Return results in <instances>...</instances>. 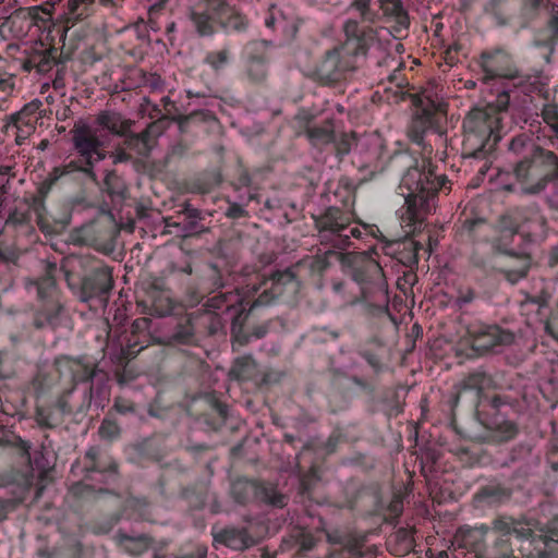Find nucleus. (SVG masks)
Instances as JSON below:
<instances>
[{"mask_svg":"<svg viewBox=\"0 0 558 558\" xmlns=\"http://www.w3.org/2000/svg\"><path fill=\"white\" fill-rule=\"evenodd\" d=\"M300 289L301 282L295 274L286 269L269 277H256L255 281L234 290L218 291L207 300L206 306L228 315L231 319L232 337L240 344H244L250 338L245 327L251 317L279 302H295Z\"/></svg>","mask_w":558,"mask_h":558,"instance_id":"f257e3e1","label":"nucleus"},{"mask_svg":"<svg viewBox=\"0 0 558 558\" xmlns=\"http://www.w3.org/2000/svg\"><path fill=\"white\" fill-rule=\"evenodd\" d=\"M507 153L512 159V174L522 194L538 195L553 186L546 204L551 219L558 221V155L541 146L526 132L508 141Z\"/></svg>","mask_w":558,"mask_h":558,"instance_id":"f03ea898","label":"nucleus"},{"mask_svg":"<svg viewBox=\"0 0 558 558\" xmlns=\"http://www.w3.org/2000/svg\"><path fill=\"white\" fill-rule=\"evenodd\" d=\"M490 383V376L484 372L471 373L461 381L451 404V424L454 425L456 422V408L464 397L471 395L476 421L489 433L492 440L506 442L519 433L517 423L510 417L514 412L512 399L507 395L486 392L485 388Z\"/></svg>","mask_w":558,"mask_h":558,"instance_id":"7ed1b4c3","label":"nucleus"},{"mask_svg":"<svg viewBox=\"0 0 558 558\" xmlns=\"http://www.w3.org/2000/svg\"><path fill=\"white\" fill-rule=\"evenodd\" d=\"M399 190L404 196L400 226L405 235H413L424 228L426 216L436 207L438 193L450 190V182L445 174L435 173L430 161L415 159L403 173Z\"/></svg>","mask_w":558,"mask_h":558,"instance_id":"20e7f679","label":"nucleus"},{"mask_svg":"<svg viewBox=\"0 0 558 558\" xmlns=\"http://www.w3.org/2000/svg\"><path fill=\"white\" fill-rule=\"evenodd\" d=\"M343 32L344 41L327 50L316 66L317 78L325 84L345 78V74L356 69L357 61L365 58L376 43L375 29L361 25L357 19H348L343 24Z\"/></svg>","mask_w":558,"mask_h":558,"instance_id":"39448f33","label":"nucleus"},{"mask_svg":"<svg viewBox=\"0 0 558 558\" xmlns=\"http://www.w3.org/2000/svg\"><path fill=\"white\" fill-rule=\"evenodd\" d=\"M510 104L508 93H500L487 108H475L463 120V154L486 159L502 138V113Z\"/></svg>","mask_w":558,"mask_h":558,"instance_id":"423d86ee","label":"nucleus"},{"mask_svg":"<svg viewBox=\"0 0 558 558\" xmlns=\"http://www.w3.org/2000/svg\"><path fill=\"white\" fill-rule=\"evenodd\" d=\"M74 155L68 162L54 167L45 178L44 190L52 187L63 178L83 177L96 181L95 165L106 158L102 143L95 130L84 123L75 124L71 130Z\"/></svg>","mask_w":558,"mask_h":558,"instance_id":"0eeeda50","label":"nucleus"},{"mask_svg":"<svg viewBox=\"0 0 558 558\" xmlns=\"http://www.w3.org/2000/svg\"><path fill=\"white\" fill-rule=\"evenodd\" d=\"M500 232L493 239V251L508 256L513 265L504 270L506 279L512 284L526 277L532 266L531 245L534 238L530 232L522 231L521 210H511L500 220Z\"/></svg>","mask_w":558,"mask_h":558,"instance_id":"6e6552de","label":"nucleus"},{"mask_svg":"<svg viewBox=\"0 0 558 558\" xmlns=\"http://www.w3.org/2000/svg\"><path fill=\"white\" fill-rule=\"evenodd\" d=\"M313 218L320 242L332 248L347 250L352 245V239L364 240L371 236L384 240L377 225L356 221L352 209L331 205Z\"/></svg>","mask_w":558,"mask_h":558,"instance_id":"1a4fd4ad","label":"nucleus"},{"mask_svg":"<svg viewBox=\"0 0 558 558\" xmlns=\"http://www.w3.org/2000/svg\"><path fill=\"white\" fill-rule=\"evenodd\" d=\"M350 276L360 289V300L375 313H388V286L379 263L366 253L355 255L350 263Z\"/></svg>","mask_w":558,"mask_h":558,"instance_id":"9d476101","label":"nucleus"},{"mask_svg":"<svg viewBox=\"0 0 558 558\" xmlns=\"http://www.w3.org/2000/svg\"><path fill=\"white\" fill-rule=\"evenodd\" d=\"M45 179L37 187V194L32 197L29 203L16 206L8 216L5 227H12L19 234H24L31 240L37 238L35 225L45 234H54L59 232V226L50 217L46 207V197L51 190H44Z\"/></svg>","mask_w":558,"mask_h":558,"instance_id":"9b49d317","label":"nucleus"},{"mask_svg":"<svg viewBox=\"0 0 558 558\" xmlns=\"http://www.w3.org/2000/svg\"><path fill=\"white\" fill-rule=\"evenodd\" d=\"M56 271V264H48L46 274L35 281L37 298L33 307V326L36 329L54 330L60 324L63 303L54 278Z\"/></svg>","mask_w":558,"mask_h":558,"instance_id":"f8f14e48","label":"nucleus"},{"mask_svg":"<svg viewBox=\"0 0 558 558\" xmlns=\"http://www.w3.org/2000/svg\"><path fill=\"white\" fill-rule=\"evenodd\" d=\"M379 9L372 7V0H353L349 5L350 19H357L361 25L372 26L377 33V25L385 19L391 25V34L401 38L409 29L410 17L401 0H378Z\"/></svg>","mask_w":558,"mask_h":558,"instance_id":"ddd939ff","label":"nucleus"},{"mask_svg":"<svg viewBox=\"0 0 558 558\" xmlns=\"http://www.w3.org/2000/svg\"><path fill=\"white\" fill-rule=\"evenodd\" d=\"M54 365L60 378L71 383V388L64 391L62 399L72 393L77 385L82 384L84 385V400L89 404L93 391L92 380L98 371L96 361L86 355L78 357L62 355L56 359Z\"/></svg>","mask_w":558,"mask_h":558,"instance_id":"4468645a","label":"nucleus"},{"mask_svg":"<svg viewBox=\"0 0 558 558\" xmlns=\"http://www.w3.org/2000/svg\"><path fill=\"white\" fill-rule=\"evenodd\" d=\"M492 533L496 536L493 545L485 549V558H517L511 537L529 539L533 531L525 522L501 515L493 521Z\"/></svg>","mask_w":558,"mask_h":558,"instance_id":"2eb2a0df","label":"nucleus"},{"mask_svg":"<svg viewBox=\"0 0 558 558\" xmlns=\"http://www.w3.org/2000/svg\"><path fill=\"white\" fill-rule=\"evenodd\" d=\"M85 275L81 281L80 298L87 302L92 299H106L113 287L111 268L97 258H84Z\"/></svg>","mask_w":558,"mask_h":558,"instance_id":"dca6fc26","label":"nucleus"},{"mask_svg":"<svg viewBox=\"0 0 558 558\" xmlns=\"http://www.w3.org/2000/svg\"><path fill=\"white\" fill-rule=\"evenodd\" d=\"M117 235L116 222L111 216H108L75 229L72 233V240L75 244L109 252L114 247Z\"/></svg>","mask_w":558,"mask_h":558,"instance_id":"f3484780","label":"nucleus"},{"mask_svg":"<svg viewBox=\"0 0 558 558\" xmlns=\"http://www.w3.org/2000/svg\"><path fill=\"white\" fill-rule=\"evenodd\" d=\"M231 495L241 505L253 501L277 508H282L286 505V496L280 494L275 485L255 480L238 478L231 485Z\"/></svg>","mask_w":558,"mask_h":558,"instance_id":"a211bd4d","label":"nucleus"},{"mask_svg":"<svg viewBox=\"0 0 558 558\" xmlns=\"http://www.w3.org/2000/svg\"><path fill=\"white\" fill-rule=\"evenodd\" d=\"M466 336L471 348L478 355L485 354L499 347L510 345L514 333L496 324L475 322L466 327Z\"/></svg>","mask_w":558,"mask_h":558,"instance_id":"6ab92c4d","label":"nucleus"},{"mask_svg":"<svg viewBox=\"0 0 558 558\" xmlns=\"http://www.w3.org/2000/svg\"><path fill=\"white\" fill-rule=\"evenodd\" d=\"M117 469V463L109 457L102 456L98 447H90L86 451L82 468L81 462H76L72 465V471L75 474H78L80 471H82L85 473V480L97 481L104 484L114 481Z\"/></svg>","mask_w":558,"mask_h":558,"instance_id":"aec40b11","label":"nucleus"},{"mask_svg":"<svg viewBox=\"0 0 558 558\" xmlns=\"http://www.w3.org/2000/svg\"><path fill=\"white\" fill-rule=\"evenodd\" d=\"M70 60L69 54H63L54 46H46L39 43L32 47L22 61V68L26 72L35 71L40 75L49 73L54 66L64 65Z\"/></svg>","mask_w":558,"mask_h":558,"instance_id":"412c9836","label":"nucleus"},{"mask_svg":"<svg viewBox=\"0 0 558 558\" xmlns=\"http://www.w3.org/2000/svg\"><path fill=\"white\" fill-rule=\"evenodd\" d=\"M440 113L438 106L429 101L426 106H418L408 125V137L413 144H416L423 151L427 150L425 136L429 132H436L439 128Z\"/></svg>","mask_w":558,"mask_h":558,"instance_id":"4be33fe9","label":"nucleus"},{"mask_svg":"<svg viewBox=\"0 0 558 558\" xmlns=\"http://www.w3.org/2000/svg\"><path fill=\"white\" fill-rule=\"evenodd\" d=\"M221 3L222 0H204L191 9L190 20L199 36H211L218 32Z\"/></svg>","mask_w":558,"mask_h":558,"instance_id":"5701e85b","label":"nucleus"},{"mask_svg":"<svg viewBox=\"0 0 558 558\" xmlns=\"http://www.w3.org/2000/svg\"><path fill=\"white\" fill-rule=\"evenodd\" d=\"M480 66L485 81L511 77L513 74L511 57L501 48L483 51L480 58Z\"/></svg>","mask_w":558,"mask_h":558,"instance_id":"b1692460","label":"nucleus"},{"mask_svg":"<svg viewBox=\"0 0 558 558\" xmlns=\"http://www.w3.org/2000/svg\"><path fill=\"white\" fill-rule=\"evenodd\" d=\"M299 118L305 122L304 131L313 146L324 149L335 142L333 119L328 118L320 123H314L312 117L307 113L299 114Z\"/></svg>","mask_w":558,"mask_h":558,"instance_id":"393cba45","label":"nucleus"},{"mask_svg":"<svg viewBox=\"0 0 558 558\" xmlns=\"http://www.w3.org/2000/svg\"><path fill=\"white\" fill-rule=\"evenodd\" d=\"M214 542L233 550L247 549L258 542L246 526H227L214 534Z\"/></svg>","mask_w":558,"mask_h":558,"instance_id":"a878e982","label":"nucleus"},{"mask_svg":"<svg viewBox=\"0 0 558 558\" xmlns=\"http://www.w3.org/2000/svg\"><path fill=\"white\" fill-rule=\"evenodd\" d=\"M160 134L157 123H150L140 133L126 131L123 134L125 147L141 156H147L155 145L156 138Z\"/></svg>","mask_w":558,"mask_h":558,"instance_id":"bb28decb","label":"nucleus"},{"mask_svg":"<svg viewBox=\"0 0 558 558\" xmlns=\"http://www.w3.org/2000/svg\"><path fill=\"white\" fill-rule=\"evenodd\" d=\"M166 341L169 345H197L199 337L195 331L194 319L190 315L175 318Z\"/></svg>","mask_w":558,"mask_h":558,"instance_id":"cd10ccee","label":"nucleus"},{"mask_svg":"<svg viewBox=\"0 0 558 558\" xmlns=\"http://www.w3.org/2000/svg\"><path fill=\"white\" fill-rule=\"evenodd\" d=\"M380 242H385L386 253L391 255L395 259L407 267H412L418 263V245L412 239L388 241L384 235V240L377 239Z\"/></svg>","mask_w":558,"mask_h":558,"instance_id":"c85d7f7f","label":"nucleus"},{"mask_svg":"<svg viewBox=\"0 0 558 558\" xmlns=\"http://www.w3.org/2000/svg\"><path fill=\"white\" fill-rule=\"evenodd\" d=\"M490 533V529L486 524L475 526H461L454 536V542L459 547L478 553L485 548V541Z\"/></svg>","mask_w":558,"mask_h":558,"instance_id":"c756f323","label":"nucleus"},{"mask_svg":"<svg viewBox=\"0 0 558 558\" xmlns=\"http://www.w3.org/2000/svg\"><path fill=\"white\" fill-rule=\"evenodd\" d=\"M43 107L44 104L41 100L33 99L24 105L20 111L11 116L10 124L19 131L23 130L24 126L28 130H34L37 120L43 117Z\"/></svg>","mask_w":558,"mask_h":558,"instance_id":"7c9ffc66","label":"nucleus"},{"mask_svg":"<svg viewBox=\"0 0 558 558\" xmlns=\"http://www.w3.org/2000/svg\"><path fill=\"white\" fill-rule=\"evenodd\" d=\"M137 304L142 307L143 313L157 317L167 316L171 314L173 310L172 300L161 291L148 293L147 296Z\"/></svg>","mask_w":558,"mask_h":558,"instance_id":"2f4dec72","label":"nucleus"},{"mask_svg":"<svg viewBox=\"0 0 558 558\" xmlns=\"http://www.w3.org/2000/svg\"><path fill=\"white\" fill-rule=\"evenodd\" d=\"M490 231V225L486 219L466 218L459 230V234L463 241L480 243L489 240Z\"/></svg>","mask_w":558,"mask_h":558,"instance_id":"473e14b6","label":"nucleus"},{"mask_svg":"<svg viewBox=\"0 0 558 558\" xmlns=\"http://www.w3.org/2000/svg\"><path fill=\"white\" fill-rule=\"evenodd\" d=\"M541 117L545 123L542 130L544 137H547L549 146L558 148V105L544 104Z\"/></svg>","mask_w":558,"mask_h":558,"instance_id":"72a5a7b5","label":"nucleus"},{"mask_svg":"<svg viewBox=\"0 0 558 558\" xmlns=\"http://www.w3.org/2000/svg\"><path fill=\"white\" fill-rule=\"evenodd\" d=\"M221 10H219V29L226 32H243L246 29L247 20L235 8L231 7L226 0H222Z\"/></svg>","mask_w":558,"mask_h":558,"instance_id":"f704fd0d","label":"nucleus"},{"mask_svg":"<svg viewBox=\"0 0 558 558\" xmlns=\"http://www.w3.org/2000/svg\"><path fill=\"white\" fill-rule=\"evenodd\" d=\"M533 41L536 47L546 48L548 53L554 51L558 43V13H553L546 25L535 32Z\"/></svg>","mask_w":558,"mask_h":558,"instance_id":"c9c22d12","label":"nucleus"},{"mask_svg":"<svg viewBox=\"0 0 558 558\" xmlns=\"http://www.w3.org/2000/svg\"><path fill=\"white\" fill-rule=\"evenodd\" d=\"M163 441L159 437H148L134 445L133 449L142 460L160 462L165 456Z\"/></svg>","mask_w":558,"mask_h":558,"instance_id":"e433bc0d","label":"nucleus"},{"mask_svg":"<svg viewBox=\"0 0 558 558\" xmlns=\"http://www.w3.org/2000/svg\"><path fill=\"white\" fill-rule=\"evenodd\" d=\"M117 543L129 555L141 556L151 547L153 539L146 535L131 536L125 533H118Z\"/></svg>","mask_w":558,"mask_h":558,"instance_id":"4c0bfd02","label":"nucleus"},{"mask_svg":"<svg viewBox=\"0 0 558 558\" xmlns=\"http://www.w3.org/2000/svg\"><path fill=\"white\" fill-rule=\"evenodd\" d=\"M150 327V319L147 317L136 318L131 325V337L128 340V354H137L145 348V341L141 337L147 338Z\"/></svg>","mask_w":558,"mask_h":558,"instance_id":"58836bf2","label":"nucleus"},{"mask_svg":"<svg viewBox=\"0 0 558 558\" xmlns=\"http://www.w3.org/2000/svg\"><path fill=\"white\" fill-rule=\"evenodd\" d=\"M210 410L205 413L204 423L213 430H219L228 418V407L226 403L211 396L209 398Z\"/></svg>","mask_w":558,"mask_h":558,"instance_id":"ea45409f","label":"nucleus"},{"mask_svg":"<svg viewBox=\"0 0 558 558\" xmlns=\"http://www.w3.org/2000/svg\"><path fill=\"white\" fill-rule=\"evenodd\" d=\"M378 68L383 69L380 75H385L391 83H398L401 78V73L404 69L403 60L391 53H386L381 59L377 61Z\"/></svg>","mask_w":558,"mask_h":558,"instance_id":"a19ab883","label":"nucleus"},{"mask_svg":"<svg viewBox=\"0 0 558 558\" xmlns=\"http://www.w3.org/2000/svg\"><path fill=\"white\" fill-rule=\"evenodd\" d=\"M97 122L104 129L113 134L121 135L130 130V122L124 120L121 114L112 111H102L97 117Z\"/></svg>","mask_w":558,"mask_h":558,"instance_id":"79ce46f5","label":"nucleus"},{"mask_svg":"<svg viewBox=\"0 0 558 558\" xmlns=\"http://www.w3.org/2000/svg\"><path fill=\"white\" fill-rule=\"evenodd\" d=\"M37 555L39 558H83V546L80 542H74L52 549L41 548Z\"/></svg>","mask_w":558,"mask_h":558,"instance_id":"37998d69","label":"nucleus"},{"mask_svg":"<svg viewBox=\"0 0 558 558\" xmlns=\"http://www.w3.org/2000/svg\"><path fill=\"white\" fill-rule=\"evenodd\" d=\"M124 513L132 520L148 521L150 519V504L146 498L131 497L125 501Z\"/></svg>","mask_w":558,"mask_h":558,"instance_id":"c03bdc74","label":"nucleus"},{"mask_svg":"<svg viewBox=\"0 0 558 558\" xmlns=\"http://www.w3.org/2000/svg\"><path fill=\"white\" fill-rule=\"evenodd\" d=\"M256 372V364L251 355H244L235 359L230 369V377L236 380L252 379Z\"/></svg>","mask_w":558,"mask_h":558,"instance_id":"a18cd8bd","label":"nucleus"},{"mask_svg":"<svg viewBox=\"0 0 558 558\" xmlns=\"http://www.w3.org/2000/svg\"><path fill=\"white\" fill-rule=\"evenodd\" d=\"M336 203H340L341 209H351L354 204L355 192L352 183L348 179L338 181L336 189L332 191Z\"/></svg>","mask_w":558,"mask_h":558,"instance_id":"49530a36","label":"nucleus"},{"mask_svg":"<svg viewBox=\"0 0 558 558\" xmlns=\"http://www.w3.org/2000/svg\"><path fill=\"white\" fill-rule=\"evenodd\" d=\"M230 49L225 47L220 50H214L206 53L204 63L209 65L215 72L227 68L230 62Z\"/></svg>","mask_w":558,"mask_h":558,"instance_id":"de8ad7c7","label":"nucleus"},{"mask_svg":"<svg viewBox=\"0 0 558 558\" xmlns=\"http://www.w3.org/2000/svg\"><path fill=\"white\" fill-rule=\"evenodd\" d=\"M97 0H69L68 9L69 13L75 19H83L89 14L92 7ZM100 4L107 7L112 3L111 0H98Z\"/></svg>","mask_w":558,"mask_h":558,"instance_id":"09e8293b","label":"nucleus"},{"mask_svg":"<svg viewBox=\"0 0 558 558\" xmlns=\"http://www.w3.org/2000/svg\"><path fill=\"white\" fill-rule=\"evenodd\" d=\"M119 514H109L95 519L88 523V530L95 535L108 534L113 526L119 522Z\"/></svg>","mask_w":558,"mask_h":558,"instance_id":"8fccbe9b","label":"nucleus"},{"mask_svg":"<svg viewBox=\"0 0 558 558\" xmlns=\"http://www.w3.org/2000/svg\"><path fill=\"white\" fill-rule=\"evenodd\" d=\"M53 4L49 7L35 5L27 9V14L31 21L38 27H46L52 17Z\"/></svg>","mask_w":558,"mask_h":558,"instance_id":"3c124183","label":"nucleus"},{"mask_svg":"<svg viewBox=\"0 0 558 558\" xmlns=\"http://www.w3.org/2000/svg\"><path fill=\"white\" fill-rule=\"evenodd\" d=\"M268 43L266 40H254L245 46V56L248 61H268Z\"/></svg>","mask_w":558,"mask_h":558,"instance_id":"603ef678","label":"nucleus"},{"mask_svg":"<svg viewBox=\"0 0 558 558\" xmlns=\"http://www.w3.org/2000/svg\"><path fill=\"white\" fill-rule=\"evenodd\" d=\"M293 537L295 539V545L299 547V551L302 553L313 549L319 539L318 536L306 529H298L294 532Z\"/></svg>","mask_w":558,"mask_h":558,"instance_id":"864d4df0","label":"nucleus"},{"mask_svg":"<svg viewBox=\"0 0 558 558\" xmlns=\"http://www.w3.org/2000/svg\"><path fill=\"white\" fill-rule=\"evenodd\" d=\"M478 496L489 502H500L510 497V492L500 485H488L480 490Z\"/></svg>","mask_w":558,"mask_h":558,"instance_id":"5fc2aeb1","label":"nucleus"},{"mask_svg":"<svg viewBox=\"0 0 558 558\" xmlns=\"http://www.w3.org/2000/svg\"><path fill=\"white\" fill-rule=\"evenodd\" d=\"M339 253L335 250H327L323 254L316 255L311 262V270L315 274H323L330 265L332 259H337Z\"/></svg>","mask_w":558,"mask_h":558,"instance_id":"6e6d98bb","label":"nucleus"},{"mask_svg":"<svg viewBox=\"0 0 558 558\" xmlns=\"http://www.w3.org/2000/svg\"><path fill=\"white\" fill-rule=\"evenodd\" d=\"M105 189L111 196H124L125 184L120 175L114 171H110L106 174L104 180Z\"/></svg>","mask_w":558,"mask_h":558,"instance_id":"4d7b16f0","label":"nucleus"},{"mask_svg":"<svg viewBox=\"0 0 558 558\" xmlns=\"http://www.w3.org/2000/svg\"><path fill=\"white\" fill-rule=\"evenodd\" d=\"M353 140V137L345 133H342L339 136L337 133L335 134V142H332L330 146L340 160L350 153Z\"/></svg>","mask_w":558,"mask_h":558,"instance_id":"13d9d810","label":"nucleus"},{"mask_svg":"<svg viewBox=\"0 0 558 558\" xmlns=\"http://www.w3.org/2000/svg\"><path fill=\"white\" fill-rule=\"evenodd\" d=\"M166 1L160 0L154 3L148 10V24L149 27L157 32L160 31L161 25L159 19L165 14Z\"/></svg>","mask_w":558,"mask_h":558,"instance_id":"bf43d9fd","label":"nucleus"},{"mask_svg":"<svg viewBox=\"0 0 558 558\" xmlns=\"http://www.w3.org/2000/svg\"><path fill=\"white\" fill-rule=\"evenodd\" d=\"M359 354L362 359H364L366 361V363L372 367V369L376 374H379L383 372L384 364H383L381 357L379 356V354L376 351H374L372 349L362 348L359 350Z\"/></svg>","mask_w":558,"mask_h":558,"instance_id":"052dcab7","label":"nucleus"},{"mask_svg":"<svg viewBox=\"0 0 558 558\" xmlns=\"http://www.w3.org/2000/svg\"><path fill=\"white\" fill-rule=\"evenodd\" d=\"M267 62L268 61H248L247 62V74L253 82H262L267 74Z\"/></svg>","mask_w":558,"mask_h":558,"instance_id":"680f3d73","label":"nucleus"},{"mask_svg":"<svg viewBox=\"0 0 558 558\" xmlns=\"http://www.w3.org/2000/svg\"><path fill=\"white\" fill-rule=\"evenodd\" d=\"M13 283V275L10 269V265L0 255V292H5Z\"/></svg>","mask_w":558,"mask_h":558,"instance_id":"e2e57ef3","label":"nucleus"},{"mask_svg":"<svg viewBox=\"0 0 558 558\" xmlns=\"http://www.w3.org/2000/svg\"><path fill=\"white\" fill-rule=\"evenodd\" d=\"M549 295L546 293H541L537 295H532L526 293L524 299L521 301L522 308L526 306H534L537 312H539L543 307L548 305Z\"/></svg>","mask_w":558,"mask_h":558,"instance_id":"0e129e2a","label":"nucleus"},{"mask_svg":"<svg viewBox=\"0 0 558 558\" xmlns=\"http://www.w3.org/2000/svg\"><path fill=\"white\" fill-rule=\"evenodd\" d=\"M112 409L117 413L122 414V415L135 414V412H136L135 403L124 397L114 398Z\"/></svg>","mask_w":558,"mask_h":558,"instance_id":"69168bd1","label":"nucleus"},{"mask_svg":"<svg viewBox=\"0 0 558 558\" xmlns=\"http://www.w3.org/2000/svg\"><path fill=\"white\" fill-rule=\"evenodd\" d=\"M120 434V427L117 423L104 420L99 427V435L104 439H113L117 438Z\"/></svg>","mask_w":558,"mask_h":558,"instance_id":"338daca9","label":"nucleus"},{"mask_svg":"<svg viewBox=\"0 0 558 558\" xmlns=\"http://www.w3.org/2000/svg\"><path fill=\"white\" fill-rule=\"evenodd\" d=\"M530 558H558V541L548 539L545 542L544 550Z\"/></svg>","mask_w":558,"mask_h":558,"instance_id":"774afa93","label":"nucleus"}]
</instances>
